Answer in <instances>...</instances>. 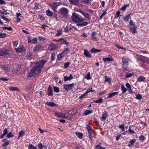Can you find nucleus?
<instances>
[{"mask_svg":"<svg viewBox=\"0 0 149 149\" xmlns=\"http://www.w3.org/2000/svg\"><path fill=\"white\" fill-rule=\"evenodd\" d=\"M46 62V61L42 60L36 62V65L32 68L28 74L29 76L31 77L39 74L40 72L41 68Z\"/></svg>","mask_w":149,"mask_h":149,"instance_id":"obj_1","label":"nucleus"},{"mask_svg":"<svg viewBox=\"0 0 149 149\" xmlns=\"http://www.w3.org/2000/svg\"><path fill=\"white\" fill-rule=\"evenodd\" d=\"M129 57L127 56H124L122 58V65L123 70L125 71L127 70L129 68L128 67Z\"/></svg>","mask_w":149,"mask_h":149,"instance_id":"obj_2","label":"nucleus"},{"mask_svg":"<svg viewBox=\"0 0 149 149\" xmlns=\"http://www.w3.org/2000/svg\"><path fill=\"white\" fill-rule=\"evenodd\" d=\"M71 19L74 22H80L84 20V19L81 16L74 13H72Z\"/></svg>","mask_w":149,"mask_h":149,"instance_id":"obj_3","label":"nucleus"},{"mask_svg":"<svg viewBox=\"0 0 149 149\" xmlns=\"http://www.w3.org/2000/svg\"><path fill=\"white\" fill-rule=\"evenodd\" d=\"M130 25L129 28L130 30L133 33H135L136 32V29L137 26L136 25L133 23V21L130 20L129 22Z\"/></svg>","mask_w":149,"mask_h":149,"instance_id":"obj_4","label":"nucleus"},{"mask_svg":"<svg viewBox=\"0 0 149 149\" xmlns=\"http://www.w3.org/2000/svg\"><path fill=\"white\" fill-rule=\"evenodd\" d=\"M54 113L56 116L59 118L65 119L69 118L68 116L66 114L64 113L56 111H54Z\"/></svg>","mask_w":149,"mask_h":149,"instance_id":"obj_5","label":"nucleus"},{"mask_svg":"<svg viewBox=\"0 0 149 149\" xmlns=\"http://www.w3.org/2000/svg\"><path fill=\"white\" fill-rule=\"evenodd\" d=\"M59 11L61 15L64 17H67L68 13V10L65 8H62L60 9Z\"/></svg>","mask_w":149,"mask_h":149,"instance_id":"obj_6","label":"nucleus"},{"mask_svg":"<svg viewBox=\"0 0 149 149\" xmlns=\"http://www.w3.org/2000/svg\"><path fill=\"white\" fill-rule=\"evenodd\" d=\"M74 84H64L63 86L64 88L66 91H68L70 90L72 87L74 86Z\"/></svg>","mask_w":149,"mask_h":149,"instance_id":"obj_7","label":"nucleus"},{"mask_svg":"<svg viewBox=\"0 0 149 149\" xmlns=\"http://www.w3.org/2000/svg\"><path fill=\"white\" fill-rule=\"evenodd\" d=\"M60 3L57 2H55L51 4L50 6L54 12L56 11V9L58 6H59Z\"/></svg>","mask_w":149,"mask_h":149,"instance_id":"obj_8","label":"nucleus"},{"mask_svg":"<svg viewBox=\"0 0 149 149\" xmlns=\"http://www.w3.org/2000/svg\"><path fill=\"white\" fill-rule=\"evenodd\" d=\"M8 50L4 48L0 49V56H3L8 54Z\"/></svg>","mask_w":149,"mask_h":149,"instance_id":"obj_9","label":"nucleus"},{"mask_svg":"<svg viewBox=\"0 0 149 149\" xmlns=\"http://www.w3.org/2000/svg\"><path fill=\"white\" fill-rule=\"evenodd\" d=\"M102 59L104 62H106L107 61H113V57L111 56L110 55H109L108 56L107 58H103Z\"/></svg>","mask_w":149,"mask_h":149,"instance_id":"obj_10","label":"nucleus"},{"mask_svg":"<svg viewBox=\"0 0 149 149\" xmlns=\"http://www.w3.org/2000/svg\"><path fill=\"white\" fill-rule=\"evenodd\" d=\"M77 112V109L76 108H74L73 109L70 111L68 113L69 114L72 116H74Z\"/></svg>","mask_w":149,"mask_h":149,"instance_id":"obj_11","label":"nucleus"},{"mask_svg":"<svg viewBox=\"0 0 149 149\" xmlns=\"http://www.w3.org/2000/svg\"><path fill=\"white\" fill-rule=\"evenodd\" d=\"M58 47V46L55 45L53 43H52L49 45V49L50 50H53L56 49Z\"/></svg>","mask_w":149,"mask_h":149,"instance_id":"obj_12","label":"nucleus"},{"mask_svg":"<svg viewBox=\"0 0 149 149\" xmlns=\"http://www.w3.org/2000/svg\"><path fill=\"white\" fill-rule=\"evenodd\" d=\"M78 11L81 13L86 18H89V15L88 13L80 10H78Z\"/></svg>","mask_w":149,"mask_h":149,"instance_id":"obj_13","label":"nucleus"},{"mask_svg":"<svg viewBox=\"0 0 149 149\" xmlns=\"http://www.w3.org/2000/svg\"><path fill=\"white\" fill-rule=\"evenodd\" d=\"M1 68L5 72H8L10 70V68L7 65L2 66Z\"/></svg>","mask_w":149,"mask_h":149,"instance_id":"obj_14","label":"nucleus"},{"mask_svg":"<svg viewBox=\"0 0 149 149\" xmlns=\"http://www.w3.org/2000/svg\"><path fill=\"white\" fill-rule=\"evenodd\" d=\"M45 104L48 106L51 107H56L58 106L57 104L54 103L53 102H47L45 103Z\"/></svg>","mask_w":149,"mask_h":149,"instance_id":"obj_15","label":"nucleus"},{"mask_svg":"<svg viewBox=\"0 0 149 149\" xmlns=\"http://www.w3.org/2000/svg\"><path fill=\"white\" fill-rule=\"evenodd\" d=\"M47 94L48 96H52L53 95V92L52 89L50 86H49L48 88L47 91Z\"/></svg>","mask_w":149,"mask_h":149,"instance_id":"obj_16","label":"nucleus"},{"mask_svg":"<svg viewBox=\"0 0 149 149\" xmlns=\"http://www.w3.org/2000/svg\"><path fill=\"white\" fill-rule=\"evenodd\" d=\"M84 54L86 57L88 58L91 57V55L89 52L86 49L84 50Z\"/></svg>","mask_w":149,"mask_h":149,"instance_id":"obj_17","label":"nucleus"},{"mask_svg":"<svg viewBox=\"0 0 149 149\" xmlns=\"http://www.w3.org/2000/svg\"><path fill=\"white\" fill-rule=\"evenodd\" d=\"M136 141V140L135 139H133L130 140L129 142L130 144L127 145V146L129 147H130L134 145V143H135Z\"/></svg>","mask_w":149,"mask_h":149,"instance_id":"obj_18","label":"nucleus"},{"mask_svg":"<svg viewBox=\"0 0 149 149\" xmlns=\"http://www.w3.org/2000/svg\"><path fill=\"white\" fill-rule=\"evenodd\" d=\"M25 131H21L19 132V135L17 137V139H19L20 137H23L25 135Z\"/></svg>","mask_w":149,"mask_h":149,"instance_id":"obj_19","label":"nucleus"},{"mask_svg":"<svg viewBox=\"0 0 149 149\" xmlns=\"http://www.w3.org/2000/svg\"><path fill=\"white\" fill-rule=\"evenodd\" d=\"M60 40V43H62L63 44L68 45L69 44L68 42H67L66 40H65L63 38H61Z\"/></svg>","mask_w":149,"mask_h":149,"instance_id":"obj_20","label":"nucleus"},{"mask_svg":"<svg viewBox=\"0 0 149 149\" xmlns=\"http://www.w3.org/2000/svg\"><path fill=\"white\" fill-rule=\"evenodd\" d=\"M92 113V111L91 110H87L84 111L83 115V116H87L89 114Z\"/></svg>","mask_w":149,"mask_h":149,"instance_id":"obj_21","label":"nucleus"},{"mask_svg":"<svg viewBox=\"0 0 149 149\" xmlns=\"http://www.w3.org/2000/svg\"><path fill=\"white\" fill-rule=\"evenodd\" d=\"M118 92H114L110 93L108 95L107 97V98H109L112 97L116 95L117 94H118Z\"/></svg>","mask_w":149,"mask_h":149,"instance_id":"obj_22","label":"nucleus"},{"mask_svg":"<svg viewBox=\"0 0 149 149\" xmlns=\"http://www.w3.org/2000/svg\"><path fill=\"white\" fill-rule=\"evenodd\" d=\"M42 47V46L40 45L34 47V49L33 50L34 52H37Z\"/></svg>","mask_w":149,"mask_h":149,"instance_id":"obj_23","label":"nucleus"},{"mask_svg":"<svg viewBox=\"0 0 149 149\" xmlns=\"http://www.w3.org/2000/svg\"><path fill=\"white\" fill-rule=\"evenodd\" d=\"M101 50L96 49L94 48H92L91 51V52L92 53H96L97 52H100Z\"/></svg>","mask_w":149,"mask_h":149,"instance_id":"obj_24","label":"nucleus"},{"mask_svg":"<svg viewBox=\"0 0 149 149\" xmlns=\"http://www.w3.org/2000/svg\"><path fill=\"white\" fill-rule=\"evenodd\" d=\"M107 116V113H105L104 114L102 115V117L101 118V120L103 121L105 120Z\"/></svg>","mask_w":149,"mask_h":149,"instance_id":"obj_25","label":"nucleus"},{"mask_svg":"<svg viewBox=\"0 0 149 149\" xmlns=\"http://www.w3.org/2000/svg\"><path fill=\"white\" fill-rule=\"evenodd\" d=\"M145 79V77L144 76H141L138 78V81L140 82H142L144 81Z\"/></svg>","mask_w":149,"mask_h":149,"instance_id":"obj_26","label":"nucleus"},{"mask_svg":"<svg viewBox=\"0 0 149 149\" xmlns=\"http://www.w3.org/2000/svg\"><path fill=\"white\" fill-rule=\"evenodd\" d=\"M96 33L93 32L92 33V40L94 41H96L97 40V38L95 37Z\"/></svg>","mask_w":149,"mask_h":149,"instance_id":"obj_27","label":"nucleus"},{"mask_svg":"<svg viewBox=\"0 0 149 149\" xmlns=\"http://www.w3.org/2000/svg\"><path fill=\"white\" fill-rule=\"evenodd\" d=\"M69 1L71 3L74 4H77L79 2L78 0H69Z\"/></svg>","mask_w":149,"mask_h":149,"instance_id":"obj_28","label":"nucleus"},{"mask_svg":"<svg viewBox=\"0 0 149 149\" xmlns=\"http://www.w3.org/2000/svg\"><path fill=\"white\" fill-rule=\"evenodd\" d=\"M130 14H129L125 16L123 19V20L125 22H127L129 19L130 18Z\"/></svg>","mask_w":149,"mask_h":149,"instance_id":"obj_29","label":"nucleus"},{"mask_svg":"<svg viewBox=\"0 0 149 149\" xmlns=\"http://www.w3.org/2000/svg\"><path fill=\"white\" fill-rule=\"evenodd\" d=\"M15 49L17 53H19L22 52L24 50V49L23 48H15Z\"/></svg>","mask_w":149,"mask_h":149,"instance_id":"obj_30","label":"nucleus"},{"mask_svg":"<svg viewBox=\"0 0 149 149\" xmlns=\"http://www.w3.org/2000/svg\"><path fill=\"white\" fill-rule=\"evenodd\" d=\"M76 135L78 138L80 139H82L83 137V134L79 132H77L76 133Z\"/></svg>","mask_w":149,"mask_h":149,"instance_id":"obj_31","label":"nucleus"},{"mask_svg":"<svg viewBox=\"0 0 149 149\" xmlns=\"http://www.w3.org/2000/svg\"><path fill=\"white\" fill-rule=\"evenodd\" d=\"M46 14L48 16H51L53 15V13L50 10H47L46 13Z\"/></svg>","mask_w":149,"mask_h":149,"instance_id":"obj_32","label":"nucleus"},{"mask_svg":"<svg viewBox=\"0 0 149 149\" xmlns=\"http://www.w3.org/2000/svg\"><path fill=\"white\" fill-rule=\"evenodd\" d=\"M121 90L122 91V93H124L127 91L126 88L123 85H122L121 86Z\"/></svg>","mask_w":149,"mask_h":149,"instance_id":"obj_33","label":"nucleus"},{"mask_svg":"<svg viewBox=\"0 0 149 149\" xmlns=\"http://www.w3.org/2000/svg\"><path fill=\"white\" fill-rule=\"evenodd\" d=\"M94 102L96 103H102L103 102V99L102 98H99L98 100L95 101Z\"/></svg>","mask_w":149,"mask_h":149,"instance_id":"obj_34","label":"nucleus"},{"mask_svg":"<svg viewBox=\"0 0 149 149\" xmlns=\"http://www.w3.org/2000/svg\"><path fill=\"white\" fill-rule=\"evenodd\" d=\"M14 136V134H13L11 132H9L7 135V137L8 138L12 137Z\"/></svg>","mask_w":149,"mask_h":149,"instance_id":"obj_35","label":"nucleus"},{"mask_svg":"<svg viewBox=\"0 0 149 149\" xmlns=\"http://www.w3.org/2000/svg\"><path fill=\"white\" fill-rule=\"evenodd\" d=\"M133 74V73H129L128 72H127L125 75V77L127 78H128L131 76H132Z\"/></svg>","mask_w":149,"mask_h":149,"instance_id":"obj_36","label":"nucleus"},{"mask_svg":"<svg viewBox=\"0 0 149 149\" xmlns=\"http://www.w3.org/2000/svg\"><path fill=\"white\" fill-rule=\"evenodd\" d=\"M142 96L140 94L138 93L136 95V98L140 100L142 99Z\"/></svg>","mask_w":149,"mask_h":149,"instance_id":"obj_37","label":"nucleus"},{"mask_svg":"<svg viewBox=\"0 0 149 149\" xmlns=\"http://www.w3.org/2000/svg\"><path fill=\"white\" fill-rule=\"evenodd\" d=\"M9 90L11 91H17L18 89L16 87H11L9 88Z\"/></svg>","mask_w":149,"mask_h":149,"instance_id":"obj_38","label":"nucleus"},{"mask_svg":"<svg viewBox=\"0 0 149 149\" xmlns=\"http://www.w3.org/2000/svg\"><path fill=\"white\" fill-rule=\"evenodd\" d=\"M1 18L3 20H4L7 22H8L9 21V19L5 17L3 15H1Z\"/></svg>","mask_w":149,"mask_h":149,"instance_id":"obj_39","label":"nucleus"},{"mask_svg":"<svg viewBox=\"0 0 149 149\" xmlns=\"http://www.w3.org/2000/svg\"><path fill=\"white\" fill-rule=\"evenodd\" d=\"M105 82H107L109 84H110L111 83V81L110 79L108 78L107 76H105Z\"/></svg>","mask_w":149,"mask_h":149,"instance_id":"obj_40","label":"nucleus"},{"mask_svg":"<svg viewBox=\"0 0 149 149\" xmlns=\"http://www.w3.org/2000/svg\"><path fill=\"white\" fill-rule=\"evenodd\" d=\"M29 149H37V147L34 146L31 144H30L29 145Z\"/></svg>","mask_w":149,"mask_h":149,"instance_id":"obj_41","label":"nucleus"},{"mask_svg":"<svg viewBox=\"0 0 149 149\" xmlns=\"http://www.w3.org/2000/svg\"><path fill=\"white\" fill-rule=\"evenodd\" d=\"M90 73L89 72H88L86 75V77H85V78L86 79L88 80L91 79V77H90Z\"/></svg>","mask_w":149,"mask_h":149,"instance_id":"obj_42","label":"nucleus"},{"mask_svg":"<svg viewBox=\"0 0 149 149\" xmlns=\"http://www.w3.org/2000/svg\"><path fill=\"white\" fill-rule=\"evenodd\" d=\"M65 56L64 54L62 53L57 56V58L58 59H60L61 58Z\"/></svg>","mask_w":149,"mask_h":149,"instance_id":"obj_43","label":"nucleus"},{"mask_svg":"<svg viewBox=\"0 0 149 149\" xmlns=\"http://www.w3.org/2000/svg\"><path fill=\"white\" fill-rule=\"evenodd\" d=\"M87 95V93L85 92L84 94L80 96L79 97V98L81 99L83 98H85L86 96Z\"/></svg>","mask_w":149,"mask_h":149,"instance_id":"obj_44","label":"nucleus"},{"mask_svg":"<svg viewBox=\"0 0 149 149\" xmlns=\"http://www.w3.org/2000/svg\"><path fill=\"white\" fill-rule=\"evenodd\" d=\"M92 0H82V2L84 3H89Z\"/></svg>","mask_w":149,"mask_h":149,"instance_id":"obj_45","label":"nucleus"},{"mask_svg":"<svg viewBox=\"0 0 149 149\" xmlns=\"http://www.w3.org/2000/svg\"><path fill=\"white\" fill-rule=\"evenodd\" d=\"M62 30H60L58 31L57 33H56V36H58L60 35L62 33Z\"/></svg>","mask_w":149,"mask_h":149,"instance_id":"obj_46","label":"nucleus"},{"mask_svg":"<svg viewBox=\"0 0 149 149\" xmlns=\"http://www.w3.org/2000/svg\"><path fill=\"white\" fill-rule=\"evenodd\" d=\"M115 46L118 48L121 49L123 50H125V48L123 47H120L117 44L115 45Z\"/></svg>","mask_w":149,"mask_h":149,"instance_id":"obj_47","label":"nucleus"},{"mask_svg":"<svg viewBox=\"0 0 149 149\" xmlns=\"http://www.w3.org/2000/svg\"><path fill=\"white\" fill-rule=\"evenodd\" d=\"M55 55V53H53L51 54V60L53 61L54 60Z\"/></svg>","mask_w":149,"mask_h":149,"instance_id":"obj_48","label":"nucleus"},{"mask_svg":"<svg viewBox=\"0 0 149 149\" xmlns=\"http://www.w3.org/2000/svg\"><path fill=\"white\" fill-rule=\"evenodd\" d=\"M37 42V39L36 38H34L32 40V42H31V43L32 44H34L36 43Z\"/></svg>","mask_w":149,"mask_h":149,"instance_id":"obj_49","label":"nucleus"},{"mask_svg":"<svg viewBox=\"0 0 149 149\" xmlns=\"http://www.w3.org/2000/svg\"><path fill=\"white\" fill-rule=\"evenodd\" d=\"M81 26H85L86 25H87L88 24V23L86 22H81Z\"/></svg>","mask_w":149,"mask_h":149,"instance_id":"obj_50","label":"nucleus"},{"mask_svg":"<svg viewBox=\"0 0 149 149\" xmlns=\"http://www.w3.org/2000/svg\"><path fill=\"white\" fill-rule=\"evenodd\" d=\"M54 92L58 93L59 91V88L58 87H54Z\"/></svg>","mask_w":149,"mask_h":149,"instance_id":"obj_51","label":"nucleus"},{"mask_svg":"<svg viewBox=\"0 0 149 149\" xmlns=\"http://www.w3.org/2000/svg\"><path fill=\"white\" fill-rule=\"evenodd\" d=\"M38 148L39 149H42L43 148V146L41 143H39L38 145Z\"/></svg>","mask_w":149,"mask_h":149,"instance_id":"obj_52","label":"nucleus"},{"mask_svg":"<svg viewBox=\"0 0 149 149\" xmlns=\"http://www.w3.org/2000/svg\"><path fill=\"white\" fill-rule=\"evenodd\" d=\"M120 14V12L119 11H118L117 12H116V15L115 17L116 18H117L119 16Z\"/></svg>","mask_w":149,"mask_h":149,"instance_id":"obj_53","label":"nucleus"},{"mask_svg":"<svg viewBox=\"0 0 149 149\" xmlns=\"http://www.w3.org/2000/svg\"><path fill=\"white\" fill-rule=\"evenodd\" d=\"M9 144V141H8L6 142H5L2 145L3 147H5L7 146Z\"/></svg>","mask_w":149,"mask_h":149,"instance_id":"obj_54","label":"nucleus"},{"mask_svg":"<svg viewBox=\"0 0 149 149\" xmlns=\"http://www.w3.org/2000/svg\"><path fill=\"white\" fill-rule=\"evenodd\" d=\"M3 29H7L8 30L11 31L12 30V28L11 27H3Z\"/></svg>","mask_w":149,"mask_h":149,"instance_id":"obj_55","label":"nucleus"},{"mask_svg":"<svg viewBox=\"0 0 149 149\" xmlns=\"http://www.w3.org/2000/svg\"><path fill=\"white\" fill-rule=\"evenodd\" d=\"M6 35L5 33L0 34V38H4L6 37Z\"/></svg>","mask_w":149,"mask_h":149,"instance_id":"obj_56","label":"nucleus"},{"mask_svg":"<svg viewBox=\"0 0 149 149\" xmlns=\"http://www.w3.org/2000/svg\"><path fill=\"white\" fill-rule=\"evenodd\" d=\"M91 92H94V91H93L92 90V88H90L88 89H87V91L86 92L87 93V94H88V93Z\"/></svg>","mask_w":149,"mask_h":149,"instance_id":"obj_57","label":"nucleus"},{"mask_svg":"<svg viewBox=\"0 0 149 149\" xmlns=\"http://www.w3.org/2000/svg\"><path fill=\"white\" fill-rule=\"evenodd\" d=\"M68 49L66 48L62 53L65 55L68 52Z\"/></svg>","mask_w":149,"mask_h":149,"instance_id":"obj_58","label":"nucleus"},{"mask_svg":"<svg viewBox=\"0 0 149 149\" xmlns=\"http://www.w3.org/2000/svg\"><path fill=\"white\" fill-rule=\"evenodd\" d=\"M91 131L88 132V135L89 136V137L91 139V140H92V136L91 134Z\"/></svg>","mask_w":149,"mask_h":149,"instance_id":"obj_59","label":"nucleus"},{"mask_svg":"<svg viewBox=\"0 0 149 149\" xmlns=\"http://www.w3.org/2000/svg\"><path fill=\"white\" fill-rule=\"evenodd\" d=\"M96 149H105L104 148L102 147L99 145H97L96 146Z\"/></svg>","mask_w":149,"mask_h":149,"instance_id":"obj_60","label":"nucleus"},{"mask_svg":"<svg viewBox=\"0 0 149 149\" xmlns=\"http://www.w3.org/2000/svg\"><path fill=\"white\" fill-rule=\"evenodd\" d=\"M119 127L121 129L122 131H124L125 130L124 126L123 125H119Z\"/></svg>","mask_w":149,"mask_h":149,"instance_id":"obj_61","label":"nucleus"},{"mask_svg":"<svg viewBox=\"0 0 149 149\" xmlns=\"http://www.w3.org/2000/svg\"><path fill=\"white\" fill-rule=\"evenodd\" d=\"M69 65V63L68 62H66L64 64V67L65 68H66L68 67Z\"/></svg>","mask_w":149,"mask_h":149,"instance_id":"obj_62","label":"nucleus"},{"mask_svg":"<svg viewBox=\"0 0 149 149\" xmlns=\"http://www.w3.org/2000/svg\"><path fill=\"white\" fill-rule=\"evenodd\" d=\"M70 79L69 77H67L66 76H65L64 77V81H65L70 80Z\"/></svg>","mask_w":149,"mask_h":149,"instance_id":"obj_63","label":"nucleus"},{"mask_svg":"<svg viewBox=\"0 0 149 149\" xmlns=\"http://www.w3.org/2000/svg\"><path fill=\"white\" fill-rule=\"evenodd\" d=\"M87 129L88 130V132H91L92 129L91 127L90 126H87L86 127Z\"/></svg>","mask_w":149,"mask_h":149,"instance_id":"obj_64","label":"nucleus"}]
</instances>
